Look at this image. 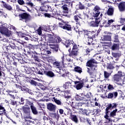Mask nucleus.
Masks as SVG:
<instances>
[{
  "instance_id": "1",
  "label": "nucleus",
  "mask_w": 125,
  "mask_h": 125,
  "mask_svg": "<svg viewBox=\"0 0 125 125\" xmlns=\"http://www.w3.org/2000/svg\"><path fill=\"white\" fill-rule=\"evenodd\" d=\"M106 107L104 111L105 115L104 118L105 119L106 123H111L112 120L111 118H115V117H116V114L117 112H118V109L116 108L112 111H111V110H113V109H115V108H117V104H108Z\"/></svg>"
},
{
  "instance_id": "2",
  "label": "nucleus",
  "mask_w": 125,
  "mask_h": 125,
  "mask_svg": "<svg viewBox=\"0 0 125 125\" xmlns=\"http://www.w3.org/2000/svg\"><path fill=\"white\" fill-rule=\"evenodd\" d=\"M98 62L96 61L94 59H91L89 60L86 63V66L87 67V73L89 74V76L95 77V73L94 71L97 70V64Z\"/></svg>"
},
{
  "instance_id": "3",
  "label": "nucleus",
  "mask_w": 125,
  "mask_h": 125,
  "mask_svg": "<svg viewBox=\"0 0 125 125\" xmlns=\"http://www.w3.org/2000/svg\"><path fill=\"white\" fill-rule=\"evenodd\" d=\"M93 10V17H94L95 20V21H91L89 23V26L90 27H97L99 26V23H100V20H99V18H97V17L99 16V15L101 13V12H100L101 8L99 6L96 5L94 7Z\"/></svg>"
},
{
  "instance_id": "4",
  "label": "nucleus",
  "mask_w": 125,
  "mask_h": 125,
  "mask_svg": "<svg viewBox=\"0 0 125 125\" xmlns=\"http://www.w3.org/2000/svg\"><path fill=\"white\" fill-rule=\"evenodd\" d=\"M60 42L64 44L66 47H69L70 44L74 45V41L73 40L62 39L59 36H55L52 43H60Z\"/></svg>"
},
{
  "instance_id": "5",
  "label": "nucleus",
  "mask_w": 125,
  "mask_h": 125,
  "mask_svg": "<svg viewBox=\"0 0 125 125\" xmlns=\"http://www.w3.org/2000/svg\"><path fill=\"white\" fill-rule=\"evenodd\" d=\"M57 19H58V20H61V22H59L60 28L65 31H68V32L72 31V25L69 24V22L61 20L58 17Z\"/></svg>"
},
{
  "instance_id": "6",
  "label": "nucleus",
  "mask_w": 125,
  "mask_h": 125,
  "mask_svg": "<svg viewBox=\"0 0 125 125\" xmlns=\"http://www.w3.org/2000/svg\"><path fill=\"white\" fill-rule=\"evenodd\" d=\"M123 77V72L121 71H119L117 73L114 74L111 80L112 82L115 83H120V82H122V77Z\"/></svg>"
},
{
  "instance_id": "7",
  "label": "nucleus",
  "mask_w": 125,
  "mask_h": 125,
  "mask_svg": "<svg viewBox=\"0 0 125 125\" xmlns=\"http://www.w3.org/2000/svg\"><path fill=\"white\" fill-rule=\"evenodd\" d=\"M22 112L24 115L25 119H32L31 117V108L30 106H23L22 107Z\"/></svg>"
},
{
  "instance_id": "8",
  "label": "nucleus",
  "mask_w": 125,
  "mask_h": 125,
  "mask_svg": "<svg viewBox=\"0 0 125 125\" xmlns=\"http://www.w3.org/2000/svg\"><path fill=\"white\" fill-rule=\"evenodd\" d=\"M19 17L21 21L25 20V23H27L28 21H30V20H31V15H30V14H28L26 12L20 14L19 15Z\"/></svg>"
},
{
  "instance_id": "9",
  "label": "nucleus",
  "mask_w": 125,
  "mask_h": 125,
  "mask_svg": "<svg viewBox=\"0 0 125 125\" xmlns=\"http://www.w3.org/2000/svg\"><path fill=\"white\" fill-rule=\"evenodd\" d=\"M69 52V56H77L79 52V47L77 44H74L73 46L72 50L71 51V48L68 49Z\"/></svg>"
},
{
  "instance_id": "10",
  "label": "nucleus",
  "mask_w": 125,
  "mask_h": 125,
  "mask_svg": "<svg viewBox=\"0 0 125 125\" xmlns=\"http://www.w3.org/2000/svg\"><path fill=\"white\" fill-rule=\"evenodd\" d=\"M0 33L3 35H5L8 38H9L11 36V33L9 32L8 29L3 25H1V27H0Z\"/></svg>"
},
{
  "instance_id": "11",
  "label": "nucleus",
  "mask_w": 125,
  "mask_h": 125,
  "mask_svg": "<svg viewBox=\"0 0 125 125\" xmlns=\"http://www.w3.org/2000/svg\"><path fill=\"white\" fill-rule=\"evenodd\" d=\"M84 80L83 79L81 81H75L74 83L75 85L74 86L75 88L77 90H80V89H82L83 87V85H84Z\"/></svg>"
},
{
  "instance_id": "12",
  "label": "nucleus",
  "mask_w": 125,
  "mask_h": 125,
  "mask_svg": "<svg viewBox=\"0 0 125 125\" xmlns=\"http://www.w3.org/2000/svg\"><path fill=\"white\" fill-rule=\"evenodd\" d=\"M112 33L107 31L104 32V34L102 37V41L111 42L112 41Z\"/></svg>"
},
{
  "instance_id": "13",
  "label": "nucleus",
  "mask_w": 125,
  "mask_h": 125,
  "mask_svg": "<svg viewBox=\"0 0 125 125\" xmlns=\"http://www.w3.org/2000/svg\"><path fill=\"white\" fill-rule=\"evenodd\" d=\"M68 5H69V4H68V5L64 4L62 6V8L63 10L62 12L64 13L62 15V16H65V17L69 18V17H70V15H69V8H68Z\"/></svg>"
},
{
  "instance_id": "14",
  "label": "nucleus",
  "mask_w": 125,
  "mask_h": 125,
  "mask_svg": "<svg viewBox=\"0 0 125 125\" xmlns=\"http://www.w3.org/2000/svg\"><path fill=\"white\" fill-rule=\"evenodd\" d=\"M56 105L51 103H49L47 104V108L49 111H50V112H53V113L55 112V111H56Z\"/></svg>"
},
{
  "instance_id": "15",
  "label": "nucleus",
  "mask_w": 125,
  "mask_h": 125,
  "mask_svg": "<svg viewBox=\"0 0 125 125\" xmlns=\"http://www.w3.org/2000/svg\"><path fill=\"white\" fill-rule=\"evenodd\" d=\"M15 56L14 58L17 59L21 64H24V63H26V61H24L23 60V58L21 57V54L20 53L18 54H14Z\"/></svg>"
},
{
  "instance_id": "16",
  "label": "nucleus",
  "mask_w": 125,
  "mask_h": 125,
  "mask_svg": "<svg viewBox=\"0 0 125 125\" xmlns=\"http://www.w3.org/2000/svg\"><path fill=\"white\" fill-rule=\"evenodd\" d=\"M48 45L51 49H53L54 52H58V50H59V45L51 43H49Z\"/></svg>"
},
{
  "instance_id": "17",
  "label": "nucleus",
  "mask_w": 125,
  "mask_h": 125,
  "mask_svg": "<svg viewBox=\"0 0 125 125\" xmlns=\"http://www.w3.org/2000/svg\"><path fill=\"white\" fill-rule=\"evenodd\" d=\"M45 76H46V77H48V78H54L56 75L53 72H52V71L47 68L46 69V71L45 72Z\"/></svg>"
},
{
  "instance_id": "18",
  "label": "nucleus",
  "mask_w": 125,
  "mask_h": 125,
  "mask_svg": "<svg viewBox=\"0 0 125 125\" xmlns=\"http://www.w3.org/2000/svg\"><path fill=\"white\" fill-rule=\"evenodd\" d=\"M107 97L108 99H116L118 97V92L115 91L109 93Z\"/></svg>"
},
{
  "instance_id": "19",
  "label": "nucleus",
  "mask_w": 125,
  "mask_h": 125,
  "mask_svg": "<svg viewBox=\"0 0 125 125\" xmlns=\"http://www.w3.org/2000/svg\"><path fill=\"white\" fill-rule=\"evenodd\" d=\"M40 10L41 11H45V12H47L48 11H51V7L50 5L48 4L45 5L44 6H42L40 7Z\"/></svg>"
},
{
  "instance_id": "20",
  "label": "nucleus",
  "mask_w": 125,
  "mask_h": 125,
  "mask_svg": "<svg viewBox=\"0 0 125 125\" xmlns=\"http://www.w3.org/2000/svg\"><path fill=\"white\" fill-rule=\"evenodd\" d=\"M118 7L121 12L125 11V1L120 2L118 5Z\"/></svg>"
},
{
  "instance_id": "21",
  "label": "nucleus",
  "mask_w": 125,
  "mask_h": 125,
  "mask_svg": "<svg viewBox=\"0 0 125 125\" xmlns=\"http://www.w3.org/2000/svg\"><path fill=\"white\" fill-rule=\"evenodd\" d=\"M25 71L26 74L31 75L32 76H36V72L35 70H32L30 67H25Z\"/></svg>"
},
{
  "instance_id": "22",
  "label": "nucleus",
  "mask_w": 125,
  "mask_h": 125,
  "mask_svg": "<svg viewBox=\"0 0 125 125\" xmlns=\"http://www.w3.org/2000/svg\"><path fill=\"white\" fill-rule=\"evenodd\" d=\"M121 43H113L111 45L110 49L113 50V51H115L116 50H119L120 49V45Z\"/></svg>"
},
{
  "instance_id": "23",
  "label": "nucleus",
  "mask_w": 125,
  "mask_h": 125,
  "mask_svg": "<svg viewBox=\"0 0 125 125\" xmlns=\"http://www.w3.org/2000/svg\"><path fill=\"white\" fill-rule=\"evenodd\" d=\"M83 104H85V103H75V105L71 104V106H72V108H73V109H77V110H79L80 109H82L81 107L83 106Z\"/></svg>"
},
{
  "instance_id": "24",
  "label": "nucleus",
  "mask_w": 125,
  "mask_h": 125,
  "mask_svg": "<svg viewBox=\"0 0 125 125\" xmlns=\"http://www.w3.org/2000/svg\"><path fill=\"white\" fill-rule=\"evenodd\" d=\"M69 119L75 124H78L79 123V119L78 118V116L76 115L72 114H70Z\"/></svg>"
},
{
  "instance_id": "25",
  "label": "nucleus",
  "mask_w": 125,
  "mask_h": 125,
  "mask_svg": "<svg viewBox=\"0 0 125 125\" xmlns=\"http://www.w3.org/2000/svg\"><path fill=\"white\" fill-rule=\"evenodd\" d=\"M111 55L114 58H116L115 59V61H119V59H120V57L122 56V54L121 53H116V52H112Z\"/></svg>"
},
{
  "instance_id": "26",
  "label": "nucleus",
  "mask_w": 125,
  "mask_h": 125,
  "mask_svg": "<svg viewBox=\"0 0 125 125\" xmlns=\"http://www.w3.org/2000/svg\"><path fill=\"white\" fill-rule=\"evenodd\" d=\"M46 70V68L45 69H37V71H35V74H38L39 75H45V71Z\"/></svg>"
},
{
  "instance_id": "27",
  "label": "nucleus",
  "mask_w": 125,
  "mask_h": 125,
  "mask_svg": "<svg viewBox=\"0 0 125 125\" xmlns=\"http://www.w3.org/2000/svg\"><path fill=\"white\" fill-rule=\"evenodd\" d=\"M79 18L82 19V18H81L79 15H75L73 17V19L76 22V25H79V26H81V21H80V19H79Z\"/></svg>"
},
{
  "instance_id": "28",
  "label": "nucleus",
  "mask_w": 125,
  "mask_h": 125,
  "mask_svg": "<svg viewBox=\"0 0 125 125\" xmlns=\"http://www.w3.org/2000/svg\"><path fill=\"white\" fill-rule=\"evenodd\" d=\"M16 45H15V43H13V44H9V45L6 46V49L7 51L11 48L12 50H16Z\"/></svg>"
},
{
  "instance_id": "29",
  "label": "nucleus",
  "mask_w": 125,
  "mask_h": 125,
  "mask_svg": "<svg viewBox=\"0 0 125 125\" xmlns=\"http://www.w3.org/2000/svg\"><path fill=\"white\" fill-rule=\"evenodd\" d=\"M106 14L108 16H113L114 15V8L112 7L108 8L106 12Z\"/></svg>"
},
{
  "instance_id": "30",
  "label": "nucleus",
  "mask_w": 125,
  "mask_h": 125,
  "mask_svg": "<svg viewBox=\"0 0 125 125\" xmlns=\"http://www.w3.org/2000/svg\"><path fill=\"white\" fill-rule=\"evenodd\" d=\"M75 99L76 100V101H83V95L82 94L76 95L75 97Z\"/></svg>"
},
{
  "instance_id": "31",
  "label": "nucleus",
  "mask_w": 125,
  "mask_h": 125,
  "mask_svg": "<svg viewBox=\"0 0 125 125\" xmlns=\"http://www.w3.org/2000/svg\"><path fill=\"white\" fill-rule=\"evenodd\" d=\"M85 35L88 36L87 38H95L96 33L94 31H93L92 32H88L87 34H85Z\"/></svg>"
},
{
  "instance_id": "32",
  "label": "nucleus",
  "mask_w": 125,
  "mask_h": 125,
  "mask_svg": "<svg viewBox=\"0 0 125 125\" xmlns=\"http://www.w3.org/2000/svg\"><path fill=\"white\" fill-rule=\"evenodd\" d=\"M90 95H91V92L87 93L86 95H83V101H88V99H90Z\"/></svg>"
},
{
  "instance_id": "33",
  "label": "nucleus",
  "mask_w": 125,
  "mask_h": 125,
  "mask_svg": "<svg viewBox=\"0 0 125 125\" xmlns=\"http://www.w3.org/2000/svg\"><path fill=\"white\" fill-rule=\"evenodd\" d=\"M34 54H35L34 55L33 58L35 61H37V62H40L41 61V60L40 59V55L41 54L37 53L36 52H34Z\"/></svg>"
},
{
  "instance_id": "34",
  "label": "nucleus",
  "mask_w": 125,
  "mask_h": 125,
  "mask_svg": "<svg viewBox=\"0 0 125 125\" xmlns=\"http://www.w3.org/2000/svg\"><path fill=\"white\" fill-rule=\"evenodd\" d=\"M30 109L33 115H38V110H37V107H36L35 104L31 105V107H30Z\"/></svg>"
},
{
  "instance_id": "35",
  "label": "nucleus",
  "mask_w": 125,
  "mask_h": 125,
  "mask_svg": "<svg viewBox=\"0 0 125 125\" xmlns=\"http://www.w3.org/2000/svg\"><path fill=\"white\" fill-rule=\"evenodd\" d=\"M72 85V82H67L63 84V87L64 89H68L70 88V86Z\"/></svg>"
},
{
  "instance_id": "36",
  "label": "nucleus",
  "mask_w": 125,
  "mask_h": 125,
  "mask_svg": "<svg viewBox=\"0 0 125 125\" xmlns=\"http://www.w3.org/2000/svg\"><path fill=\"white\" fill-rule=\"evenodd\" d=\"M53 65L57 67V68L60 70H62V69L63 68V67L62 66H60V62H57V61L54 62L53 63Z\"/></svg>"
},
{
  "instance_id": "37",
  "label": "nucleus",
  "mask_w": 125,
  "mask_h": 125,
  "mask_svg": "<svg viewBox=\"0 0 125 125\" xmlns=\"http://www.w3.org/2000/svg\"><path fill=\"white\" fill-rule=\"evenodd\" d=\"M74 72L79 73V74H82L83 73V69L80 66H76L74 67Z\"/></svg>"
},
{
  "instance_id": "38",
  "label": "nucleus",
  "mask_w": 125,
  "mask_h": 125,
  "mask_svg": "<svg viewBox=\"0 0 125 125\" xmlns=\"http://www.w3.org/2000/svg\"><path fill=\"white\" fill-rule=\"evenodd\" d=\"M47 38H48V41H49L52 43L53 42V40L54 39V37H55L53 35H51L50 34L47 35Z\"/></svg>"
},
{
  "instance_id": "39",
  "label": "nucleus",
  "mask_w": 125,
  "mask_h": 125,
  "mask_svg": "<svg viewBox=\"0 0 125 125\" xmlns=\"http://www.w3.org/2000/svg\"><path fill=\"white\" fill-rule=\"evenodd\" d=\"M33 105H34V103L33 102H30L27 99L25 100V103L24 106L26 107H29V106H30V107H31V106H33Z\"/></svg>"
},
{
  "instance_id": "40",
  "label": "nucleus",
  "mask_w": 125,
  "mask_h": 125,
  "mask_svg": "<svg viewBox=\"0 0 125 125\" xmlns=\"http://www.w3.org/2000/svg\"><path fill=\"white\" fill-rule=\"evenodd\" d=\"M52 101H53V102H55L57 105H62V103H61V101L59 100H57V99L55 97H53L52 98Z\"/></svg>"
},
{
  "instance_id": "41",
  "label": "nucleus",
  "mask_w": 125,
  "mask_h": 125,
  "mask_svg": "<svg viewBox=\"0 0 125 125\" xmlns=\"http://www.w3.org/2000/svg\"><path fill=\"white\" fill-rule=\"evenodd\" d=\"M113 42L115 43H120V40H119V35L115 34L113 38Z\"/></svg>"
},
{
  "instance_id": "42",
  "label": "nucleus",
  "mask_w": 125,
  "mask_h": 125,
  "mask_svg": "<svg viewBox=\"0 0 125 125\" xmlns=\"http://www.w3.org/2000/svg\"><path fill=\"white\" fill-rule=\"evenodd\" d=\"M112 73H113V71H112L111 73H108V72L104 71V79H109V77L111 76Z\"/></svg>"
},
{
  "instance_id": "43",
  "label": "nucleus",
  "mask_w": 125,
  "mask_h": 125,
  "mask_svg": "<svg viewBox=\"0 0 125 125\" xmlns=\"http://www.w3.org/2000/svg\"><path fill=\"white\" fill-rule=\"evenodd\" d=\"M101 27H105V28L109 27V25L108 24V21H107L105 20H103V23L102 25H101Z\"/></svg>"
},
{
  "instance_id": "44",
  "label": "nucleus",
  "mask_w": 125,
  "mask_h": 125,
  "mask_svg": "<svg viewBox=\"0 0 125 125\" xmlns=\"http://www.w3.org/2000/svg\"><path fill=\"white\" fill-rule=\"evenodd\" d=\"M77 5L79 7V9H80L81 10H83V9L85 8L84 5L81 2H79V4Z\"/></svg>"
},
{
  "instance_id": "45",
  "label": "nucleus",
  "mask_w": 125,
  "mask_h": 125,
  "mask_svg": "<svg viewBox=\"0 0 125 125\" xmlns=\"http://www.w3.org/2000/svg\"><path fill=\"white\" fill-rule=\"evenodd\" d=\"M71 0H65V3L68 4V7H70L71 6V8H73V1H70Z\"/></svg>"
},
{
  "instance_id": "46",
  "label": "nucleus",
  "mask_w": 125,
  "mask_h": 125,
  "mask_svg": "<svg viewBox=\"0 0 125 125\" xmlns=\"http://www.w3.org/2000/svg\"><path fill=\"white\" fill-rule=\"evenodd\" d=\"M26 47L27 49H28L29 50L31 51L32 50H34V49L35 48V46L31 44H29L28 45L26 46Z\"/></svg>"
},
{
  "instance_id": "47",
  "label": "nucleus",
  "mask_w": 125,
  "mask_h": 125,
  "mask_svg": "<svg viewBox=\"0 0 125 125\" xmlns=\"http://www.w3.org/2000/svg\"><path fill=\"white\" fill-rule=\"evenodd\" d=\"M88 42H87V44L88 45H91V43H92V42H93V39H94V38H92V37H88Z\"/></svg>"
},
{
  "instance_id": "48",
  "label": "nucleus",
  "mask_w": 125,
  "mask_h": 125,
  "mask_svg": "<svg viewBox=\"0 0 125 125\" xmlns=\"http://www.w3.org/2000/svg\"><path fill=\"white\" fill-rule=\"evenodd\" d=\"M4 7L8 10H9V11L12 10V7L9 4H7L5 5V6Z\"/></svg>"
},
{
  "instance_id": "49",
  "label": "nucleus",
  "mask_w": 125,
  "mask_h": 125,
  "mask_svg": "<svg viewBox=\"0 0 125 125\" xmlns=\"http://www.w3.org/2000/svg\"><path fill=\"white\" fill-rule=\"evenodd\" d=\"M29 83L32 84V85H35V86H37L38 85V83L35 80H31L29 81Z\"/></svg>"
},
{
  "instance_id": "50",
  "label": "nucleus",
  "mask_w": 125,
  "mask_h": 125,
  "mask_svg": "<svg viewBox=\"0 0 125 125\" xmlns=\"http://www.w3.org/2000/svg\"><path fill=\"white\" fill-rule=\"evenodd\" d=\"M79 110L82 111V115H86L87 116V110L86 109H83V108H79Z\"/></svg>"
},
{
  "instance_id": "51",
  "label": "nucleus",
  "mask_w": 125,
  "mask_h": 125,
  "mask_svg": "<svg viewBox=\"0 0 125 125\" xmlns=\"http://www.w3.org/2000/svg\"><path fill=\"white\" fill-rule=\"evenodd\" d=\"M107 89L108 90H114L115 89V87H114V86L112 84H109L107 86Z\"/></svg>"
},
{
  "instance_id": "52",
  "label": "nucleus",
  "mask_w": 125,
  "mask_h": 125,
  "mask_svg": "<svg viewBox=\"0 0 125 125\" xmlns=\"http://www.w3.org/2000/svg\"><path fill=\"white\" fill-rule=\"evenodd\" d=\"M115 67L113 66V64L112 63H108L107 66V69H109V70H113V69H114Z\"/></svg>"
},
{
  "instance_id": "53",
  "label": "nucleus",
  "mask_w": 125,
  "mask_h": 125,
  "mask_svg": "<svg viewBox=\"0 0 125 125\" xmlns=\"http://www.w3.org/2000/svg\"><path fill=\"white\" fill-rule=\"evenodd\" d=\"M52 15H53V16H54V17L56 16V15H57L58 16H60L61 15L60 14H58V13L57 12V11H54V10H53Z\"/></svg>"
},
{
  "instance_id": "54",
  "label": "nucleus",
  "mask_w": 125,
  "mask_h": 125,
  "mask_svg": "<svg viewBox=\"0 0 125 125\" xmlns=\"http://www.w3.org/2000/svg\"><path fill=\"white\" fill-rule=\"evenodd\" d=\"M27 57L28 58H33V53L29 51L27 52Z\"/></svg>"
},
{
  "instance_id": "55",
  "label": "nucleus",
  "mask_w": 125,
  "mask_h": 125,
  "mask_svg": "<svg viewBox=\"0 0 125 125\" xmlns=\"http://www.w3.org/2000/svg\"><path fill=\"white\" fill-rule=\"evenodd\" d=\"M113 22H115V20H109L107 21V25H108V27H110L111 26V24L113 23Z\"/></svg>"
},
{
  "instance_id": "56",
  "label": "nucleus",
  "mask_w": 125,
  "mask_h": 125,
  "mask_svg": "<svg viewBox=\"0 0 125 125\" xmlns=\"http://www.w3.org/2000/svg\"><path fill=\"white\" fill-rule=\"evenodd\" d=\"M10 100H11V103H10L11 105H13V106L17 105V102L11 99Z\"/></svg>"
},
{
  "instance_id": "57",
  "label": "nucleus",
  "mask_w": 125,
  "mask_h": 125,
  "mask_svg": "<svg viewBox=\"0 0 125 125\" xmlns=\"http://www.w3.org/2000/svg\"><path fill=\"white\" fill-rule=\"evenodd\" d=\"M18 3L20 5H23V4H25V2L23 0H18Z\"/></svg>"
},
{
  "instance_id": "58",
  "label": "nucleus",
  "mask_w": 125,
  "mask_h": 125,
  "mask_svg": "<svg viewBox=\"0 0 125 125\" xmlns=\"http://www.w3.org/2000/svg\"><path fill=\"white\" fill-rule=\"evenodd\" d=\"M90 45L88 48L89 49L91 50V51H92V50H93V49H94V45L93 43H91V45Z\"/></svg>"
},
{
  "instance_id": "59",
  "label": "nucleus",
  "mask_w": 125,
  "mask_h": 125,
  "mask_svg": "<svg viewBox=\"0 0 125 125\" xmlns=\"http://www.w3.org/2000/svg\"><path fill=\"white\" fill-rule=\"evenodd\" d=\"M37 33L39 36H41L42 35V27H39V28L37 29Z\"/></svg>"
},
{
  "instance_id": "60",
  "label": "nucleus",
  "mask_w": 125,
  "mask_h": 125,
  "mask_svg": "<svg viewBox=\"0 0 125 125\" xmlns=\"http://www.w3.org/2000/svg\"><path fill=\"white\" fill-rule=\"evenodd\" d=\"M120 26H122V25H112L111 27H112V29H113V30H118V28H119V27H120Z\"/></svg>"
},
{
  "instance_id": "61",
  "label": "nucleus",
  "mask_w": 125,
  "mask_h": 125,
  "mask_svg": "<svg viewBox=\"0 0 125 125\" xmlns=\"http://www.w3.org/2000/svg\"><path fill=\"white\" fill-rule=\"evenodd\" d=\"M94 111H95L94 114H96V115H97V114H99V113L101 112V109L97 108L96 109H95Z\"/></svg>"
},
{
  "instance_id": "62",
  "label": "nucleus",
  "mask_w": 125,
  "mask_h": 125,
  "mask_svg": "<svg viewBox=\"0 0 125 125\" xmlns=\"http://www.w3.org/2000/svg\"><path fill=\"white\" fill-rule=\"evenodd\" d=\"M80 120L81 123H85V122H86V118L84 117H81L80 118Z\"/></svg>"
},
{
  "instance_id": "63",
  "label": "nucleus",
  "mask_w": 125,
  "mask_h": 125,
  "mask_svg": "<svg viewBox=\"0 0 125 125\" xmlns=\"http://www.w3.org/2000/svg\"><path fill=\"white\" fill-rule=\"evenodd\" d=\"M86 123H87V124H88L89 125H93L92 123V121L90 120V119H89V118H86Z\"/></svg>"
},
{
  "instance_id": "64",
  "label": "nucleus",
  "mask_w": 125,
  "mask_h": 125,
  "mask_svg": "<svg viewBox=\"0 0 125 125\" xmlns=\"http://www.w3.org/2000/svg\"><path fill=\"white\" fill-rule=\"evenodd\" d=\"M120 23L121 24H124L125 23V18H120Z\"/></svg>"
}]
</instances>
